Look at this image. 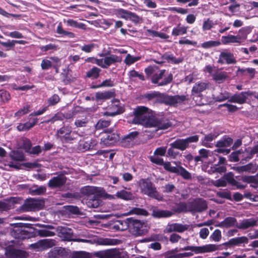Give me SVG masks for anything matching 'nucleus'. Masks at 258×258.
I'll return each instance as SVG.
<instances>
[{
    "instance_id": "1",
    "label": "nucleus",
    "mask_w": 258,
    "mask_h": 258,
    "mask_svg": "<svg viewBox=\"0 0 258 258\" xmlns=\"http://www.w3.org/2000/svg\"><path fill=\"white\" fill-rule=\"evenodd\" d=\"M133 113L134 116L132 122L134 124H141L147 127H155L157 130H165L171 125L167 119L152 116L149 109L145 106H138L134 109Z\"/></svg>"
},
{
    "instance_id": "2",
    "label": "nucleus",
    "mask_w": 258,
    "mask_h": 258,
    "mask_svg": "<svg viewBox=\"0 0 258 258\" xmlns=\"http://www.w3.org/2000/svg\"><path fill=\"white\" fill-rule=\"evenodd\" d=\"M139 186L142 194L158 201L163 200V196L159 194L155 186L149 179L144 178L140 179L139 181Z\"/></svg>"
},
{
    "instance_id": "3",
    "label": "nucleus",
    "mask_w": 258,
    "mask_h": 258,
    "mask_svg": "<svg viewBox=\"0 0 258 258\" xmlns=\"http://www.w3.org/2000/svg\"><path fill=\"white\" fill-rule=\"evenodd\" d=\"M188 100L185 95L169 96L166 94L156 92L154 103H164L166 105H174Z\"/></svg>"
},
{
    "instance_id": "4",
    "label": "nucleus",
    "mask_w": 258,
    "mask_h": 258,
    "mask_svg": "<svg viewBox=\"0 0 258 258\" xmlns=\"http://www.w3.org/2000/svg\"><path fill=\"white\" fill-rule=\"evenodd\" d=\"M83 190L88 195L86 201L87 206L91 208H97L100 204L98 188L94 186H86Z\"/></svg>"
},
{
    "instance_id": "5",
    "label": "nucleus",
    "mask_w": 258,
    "mask_h": 258,
    "mask_svg": "<svg viewBox=\"0 0 258 258\" xmlns=\"http://www.w3.org/2000/svg\"><path fill=\"white\" fill-rule=\"evenodd\" d=\"M128 231L135 236L143 235L147 232V223L143 220L130 217Z\"/></svg>"
},
{
    "instance_id": "6",
    "label": "nucleus",
    "mask_w": 258,
    "mask_h": 258,
    "mask_svg": "<svg viewBox=\"0 0 258 258\" xmlns=\"http://www.w3.org/2000/svg\"><path fill=\"white\" fill-rule=\"evenodd\" d=\"M56 138L62 143H71L76 140L77 134L69 126H63L57 131Z\"/></svg>"
},
{
    "instance_id": "7",
    "label": "nucleus",
    "mask_w": 258,
    "mask_h": 258,
    "mask_svg": "<svg viewBox=\"0 0 258 258\" xmlns=\"http://www.w3.org/2000/svg\"><path fill=\"white\" fill-rule=\"evenodd\" d=\"M181 250H191L196 254L211 252L219 249V245L214 244H206L201 246H186L180 249Z\"/></svg>"
},
{
    "instance_id": "8",
    "label": "nucleus",
    "mask_w": 258,
    "mask_h": 258,
    "mask_svg": "<svg viewBox=\"0 0 258 258\" xmlns=\"http://www.w3.org/2000/svg\"><path fill=\"white\" fill-rule=\"evenodd\" d=\"M53 239H44L30 245V248L37 251H43L51 248L56 244Z\"/></svg>"
},
{
    "instance_id": "9",
    "label": "nucleus",
    "mask_w": 258,
    "mask_h": 258,
    "mask_svg": "<svg viewBox=\"0 0 258 258\" xmlns=\"http://www.w3.org/2000/svg\"><path fill=\"white\" fill-rule=\"evenodd\" d=\"M121 60L122 57L121 56L111 54L100 60H96V64L103 69H107L111 64L116 62H120Z\"/></svg>"
},
{
    "instance_id": "10",
    "label": "nucleus",
    "mask_w": 258,
    "mask_h": 258,
    "mask_svg": "<svg viewBox=\"0 0 258 258\" xmlns=\"http://www.w3.org/2000/svg\"><path fill=\"white\" fill-rule=\"evenodd\" d=\"M165 72V71L164 70H159L158 69L157 71L156 72V73L152 77V82L153 84H157L158 86H163L170 83L173 79L172 75L171 74H169L168 76L164 79V80L160 82H159V81L163 77Z\"/></svg>"
},
{
    "instance_id": "11",
    "label": "nucleus",
    "mask_w": 258,
    "mask_h": 258,
    "mask_svg": "<svg viewBox=\"0 0 258 258\" xmlns=\"http://www.w3.org/2000/svg\"><path fill=\"white\" fill-rule=\"evenodd\" d=\"M190 212L192 214L201 213L207 209V204L203 199L198 198L189 202Z\"/></svg>"
},
{
    "instance_id": "12",
    "label": "nucleus",
    "mask_w": 258,
    "mask_h": 258,
    "mask_svg": "<svg viewBox=\"0 0 258 258\" xmlns=\"http://www.w3.org/2000/svg\"><path fill=\"white\" fill-rule=\"evenodd\" d=\"M108 131V130H107ZM119 137L117 134L112 133L111 131H106L101 138L100 145L102 147H109L114 144L118 140Z\"/></svg>"
},
{
    "instance_id": "13",
    "label": "nucleus",
    "mask_w": 258,
    "mask_h": 258,
    "mask_svg": "<svg viewBox=\"0 0 258 258\" xmlns=\"http://www.w3.org/2000/svg\"><path fill=\"white\" fill-rule=\"evenodd\" d=\"M236 62L234 54L226 49L220 53L218 60V62L220 64H235Z\"/></svg>"
},
{
    "instance_id": "14",
    "label": "nucleus",
    "mask_w": 258,
    "mask_h": 258,
    "mask_svg": "<svg viewBox=\"0 0 258 258\" xmlns=\"http://www.w3.org/2000/svg\"><path fill=\"white\" fill-rule=\"evenodd\" d=\"M189 226L187 224H182L178 223H168L165 229V233H170L172 232L182 233L187 230Z\"/></svg>"
},
{
    "instance_id": "15",
    "label": "nucleus",
    "mask_w": 258,
    "mask_h": 258,
    "mask_svg": "<svg viewBox=\"0 0 258 258\" xmlns=\"http://www.w3.org/2000/svg\"><path fill=\"white\" fill-rule=\"evenodd\" d=\"M5 254L8 258H26L28 255L26 251L16 249L13 246H8L6 248Z\"/></svg>"
},
{
    "instance_id": "16",
    "label": "nucleus",
    "mask_w": 258,
    "mask_h": 258,
    "mask_svg": "<svg viewBox=\"0 0 258 258\" xmlns=\"http://www.w3.org/2000/svg\"><path fill=\"white\" fill-rule=\"evenodd\" d=\"M232 143V140L230 138H223L217 142L216 146L218 148L215 151L220 153L228 154L230 152V149H225L229 147Z\"/></svg>"
},
{
    "instance_id": "17",
    "label": "nucleus",
    "mask_w": 258,
    "mask_h": 258,
    "mask_svg": "<svg viewBox=\"0 0 258 258\" xmlns=\"http://www.w3.org/2000/svg\"><path fill=\"white\" fill-rule=\"evenodd\" d=\"M73 241L78 242H85L91 244L97 243L102 245H111L114 244L113 240L109 238H100L97 240L95 239H87L82 238H75Z\"/></svg>"
},
{
    "instance_id": "18",
    "label": "nucleus",
    "mask_w": 258,
    "mask_h": 258,
    "mask_svg": "<svg viewBox=\"0 0 258 258\" xmlns=\"http://www.w3.org/2000/svg\"><path fill=\"white\" fill-rule=\"evenodd\" d=\"M130 218H127L122 220H116L110 225V229L112 230L117 231H125L129 230Z\"/></svg>"
},
{
    "instance_id": "19",
    "label": "nucleus",
    "mask_w": 258,
    "mask_h": 258,
    "mask_svg": "<svg viewBox=\"0 0 258 258\" xmlns=\"http://www.w3.org/2000/svg\"><path fill=\"white\" fill-rule=\"evenodd\" d=\"M40 206V203L39 201L31 199L26 200L24 204L21 207L23 212H28L38 209Z\"/></svg>"
},
{
    "instance_id": "20",
    "label": "nucleus",
    "mask_w": 258,
    "mask_h": 258,
    "mask_svg": "<svg viewBox=\"0 0 258 258\" xmlns=\"http://www.w3.org/2000/svg\"><path fill=\"white\" fill-rule=\"evenodd\" d=\"M253 95V92L250 91L242 92L240 93L235 94L231 96L229 101L233 103H237L238 104H243L246 101L248 96Z\"/></svg>"
},
{
    "instance_id": "21",
    "label": "nucleus",
    "mask_w": 258,
    "mask_h": 258,
    "mask_svg": "<svg viewBox=\"0 0 258 258\" xmlns=\"http://www.w3.org/2000/svg\"><path fill=\"white\" fill-rule=\"evenodd\" d=\"M67 178L63 174H59L53 177L49 180L48 185L51 188L59 187L63 186L66 182Z\"/></svg>"
},
{
    "instance_id": "22",
    "label": "nucleus",
    "mask_w": 258,
    "mask_h": 258,
    "mask_svg": "<svg viewBox=\"0 0 258 258\" xmlns=\"http://www.w3.org/2000/svg\"><path fill=\"white\" fill-rule=\"evenodd\" d=\"M139 134L138 132L134 131L124 136L120 142L121 146L124 147H131L133 145L134 140L138 137Z\"/></svg>"
},
{
    "instance_id": "23",
    "label": "nucleus",
    "mask_w": 258,
    "mask_h": 258,
    "mask_svg": "<svg viewBox=\"0 0 258 258\" xmlns=\"http://www.w3.org/2000/svg\"><path fill=\"white\" fill-rule=\"evenodd\" d=\"M47 255L49 258H67V252L64 248L56 247L51 249Z\"/></svg>"
},
{
    "instance_id": "24",
    "label": "nucleus",
    "mask_w": 258,
    "mask_h": 258,
    "mask_svg": "<svg viewBox=\"0 0 258 258\" xmlns=\"http://www.w3.org/2000/svg\"><path fill=\"white\" fill-rule=\"evenodd\" d=\"M101 258H122L123 253L118 250L112 249L98 252Z\"/></svg>"
},
{
    "instance_id": "25",
    "label": "nucleus",
    "mask_w": 258,
    "mask_h": 258,
    "mask_svg": "<svg viewBox=\"0 0 258 258\" xmlns=\"http://www.w3.org/2000/svg\"><path fill=\"white\" fill-rule=\"evenodd\" d=\"M59 236L65 241H73L75 238H73V232L72 230L68 227H61L58 233Z\"/></svg>"
},
{
    "instance_id": "26",
    "label": "nucleus",
    "mask_w": 258,
    "mask_h": 258,
    "mask_svg": "<svg viewBox=\"0 0 258 258\" xmlns=\"http://www.w3.org/2000/svg\"><path fill=\"white\" fill-rule=\"evenodd\" d=\"M257 222V220L253 218L245 219L238 223L236 225V227L240 229H246L256 226Z\"/></svg>"
},
{
    "instance_id": "27",
    "label": "nucleus",
    "mask_w": 258,
    "mask_h": 258,
    "mask_svg": "<svg viewBox=\"0 0 258 258\" xmlns=\"http://www.w3.org/2000/svg\"><path fill=\"white\" fill-rule=\"evenodd\" d=\"M248 238L246 236L235 237L230 239L224 244L226 246H239L243 243H248Z\"/></svg>"
},
{
    "instance_id": "28",
    "label": "nucleus",
    "mask_w": 258,
    "mask_h": 258,
    "mask_svg": "<svg viewBox=\"0 0 258 258\" xmlns=\"http://www.w3.org/2000/svg\"><path fill=\"white\" fill-rule=\"evenodd\" d=\"M18 200L16 198H11L6 200L4 202L0 201V210L8 211L13 208L14 205L17 203Z\"/></svg>"
},
{
    "instance_id": "29",
    "label": "nucleus",
    "mask_w": 258,
    "mask_h": 258,
    "mask_svg": "<svg viewBox=\"0 0 258 258\" xmlns=\"http://www.w3.org/2000/svg\"><path fill=\"white\" fill-rule=\"evenodd\" d=\"M209 86V84L206 82H198L196 83L191 90L192 95H198L201 92L206 90Z\"/></svg>"
},
{
    "instance_id": "30",
    "label": "nucleus",
    "mask_w": 258,
    "mask_h": 258,
    "mask_svg": "<svg viewBox=\"0 0 258 258\" xmlns=\"http://www.w3.org/2000/svg\"><path fill=\"white\" fill-rule=\"evenodd\" d=\"M37 118L29 117V121L25 123H20L17 128L19 131L21 132L29 130L37 123Z\"/></svg>"
},
{
    "instance_id": "31",
    "label": "nucleus",
    "mask_w": 258,
    "mask_h": 258,
    "mask_svg": "<svg viewBox=\"0 0 258 258\" xmlns=\"http://www.w3.org/2000/svg\"><path fill=\"white\" fill-rule=\"evenodd\" d=\"M218 136L216 134L210 133L208 135H206L202 140L201 144L202 145L207 147L211 148L213 147V144L212 142L214 141Z\"/></svg>"
},
{
    "instance_id": "32",
    "label": "nucleus",
    "mask_w": 258,
    "mask_h": 258,
    "mask_svg": "<svg viewBox=\"0 0 258 258\" xmlns=\"http://www.w3.org/2000/svg\"><path fill=\"white\" fill-rule=\"evenodd\" d=\"M173 213L169 210H159L154 208L152 210V216L157 218H168L171 217Z\"/></svg>"
},
{
    "instance_id": "33",
    "label": "nucleus",
    "mask_w": 258,
    "mask_h": 258,
    "mask_svg": "<svg viewBox=\"0 0 258 258\" xmlns=\"http://www.w3.org/2000/svg\"><path fill=\"white\" fill-rule=\"evenodd\" d=\"M238 224L236 219L232 217L226 218L223 221L220 222L218 226L223 228H229L231 227H236Z\"/></svg>"
},
{
    "instance_id": "34",
    "label": "nucleus",
    "mask_w": 258,
    "mask_h": 258,
    "mask_svg": "<svg viewBox=\"0 0 258 258\" xmlns=\"http://www.w3.org/2000/svg\"><path fill=\"white\" fill-rule=\"evenodd\" d=\"M222 42L224 44L229 43H240L241 42V37L239 36L229 35L223 36L221 38Z\"/></svg>"
},
{
    "instance_id": "35",
    "label": "nucleus",
    "mask_w": 258,
    "mask_h": 258,
    "mask_svg": "<svg viewBox=\"0 0 258 258\" xmlns=\"http://www.w3.org/2000/svg\"><path fill=\"white\" fill-rule=\"evenodd\" d=\"M115 96V93L113 91H107L104 92H98L95 94V99L96 100H106L113 98Z\"/></svg>"
},
{
    "instance_id": "36",
    "label": "nucleus",
    "mask_w": 258,
    "mask_h": 258,
    "mask_svg": "<svg viewBox=\"0 0 258 258\" xmlns=\"http://www.w3.org/2000/svg\"><path fill=\"white\" fill-rule=\"evenodd\" d=\"M170 146L180 151H184L188 148L184 139H178L176 140L170 144Z\"/></svg>"
},
{
    "instance_id": "37",
    "label": "nucleus",
    "mask_w": 258,
    "mask_h": 258,
    "mask_svg": "<svg viewBox=\"0 0 258 258\" xmlns=\"http://www.w3.org/2000/svg\"><path fill=\"white\" fill-rule=\"evenodd\" d=\"M162 58L163 59L167 60L169 63L174 64H178L183 60L182 58H176L172 54L168 52L164 53L162 55Z\"/></svg>"
},
{
    "instance_id": "38",
    "label": "nucleus",
    "mask_w": 258,
    "mask_h": 258,
    "mask_svg": "<svg viewBox=\"0 0 258 258\" xmlns=\"http://www.w3.org/2000/svg\"><path fill=\"white\" fill-rule=\"evenodd\" d=\"M120 113V109L118 104H112L109 107L107 111L104 114L107 116H115Z\"/></svg>"
},
{
    "instance_id": "39",
    "label": "nucleus",
    "mask_w": 258,
    "mask_h": 258,
    "mask_svg": "<svg viewBox=\"0 0 258 258\" xmlns=\"http://www.w3.org/2000/svg\"><path fill=\"white\" fill-rule=\"evenodd\" d=\"M63 21L64 23H66L68 26L79 28L82 30H85L86 28V25L84 24L79 23L73 19L64 20Z\"/></svg>"
},
{
    "instance_id": "40",
    "label": "nucleus",
    "mask_w": 258,
    "mask_h": 258,
    "mask_svg": "<svg viewBox=\"0 0 258 258\" xmlns=\"http://www.w3.org/2000/svg\"><path fill=\"white\" fill-rule=\"evenodd\" d=\"M80 146L85 150H90L95 149L97 145V141L94 139H91L89 141L85 142L83 143L80 144Z\"/></svg>"
},
{
    "instance_id": "41",
    "label": "nucleus",
    "mask_w": 258,
    "mask_h": 258,
    "mask_svg": "<svg viewBox=\"0 0 258 258\" xmlns=\"http://www.w3.org/2000/svg\"><path fill=\"white\" fill-rule=\"evenodd\" d=\"M115 196L118 198L126 201L131 200L133 198V194L131 192L124 189L117 191Z\"/></svg>"
},
{
    "instance_id": "42",
    "label": "nucleus",
    "mask_w": 258,
    "mask_h": 258,
    "mask_svg": "<svg viewBox=\"0 0 258 258\" xmlns=\"http://www.w3.org/2000/svg\"><path fill=\"white\" fill-rule=\"evenodd\" d=\"M56 32L57 34L61 35V36H67L71 38H73L75 36V34L73 32L64 30L62 28L61 23H59L57 25Z\"/></svg>"
},
{
    "instance_id": "43",
    "label": "nucleus",
    "mask_w": 258,
    "mask_h": 258,
    "mask_svg": "<svg viewBox=\"0 0 258 258\" xmlns=\"http://www.w3.org/2000/svg\"><path fill=\"white\" fill-rule=\"evenodd\" d=\"M187 27L178 25L176 27L173 28L172 31V35L177 36L185 34L187 33Z\"/></svg>"
},
{
    "instance_id": "44",
    "label": "nucleus",
    "mask_w": 258,
    "mask_h": 258,
    "mask_svg": "<svg viewBox=\"0 0 258 258\" xmlns=\"http://www.w3.org/2000/svg\"><path fill=\"white\" fill-rule=\"evenodd\" d=\"M175 250L169 251L165 253V258H182L185 256L191 255L188 253H176Z\"/></svg>"
},
{
    "instance_id": "45",
    "label": "nucleus",
    "mask_w": 258,
    "mask_h": 258,
    "mask_svg": "<svg viewBox=\"0 0 258 258\" xmlns=\"http://www.w3.org/2000/svg\"><path fill=\"white\" fill-rule=\"evenodd\" d=\"M243 181L251 183V186L254 188L258 187V178L255 176H245L242 177Z\"/></svg>"
},
{
    "instance_id": "46",
    "label": "nucleus",
    "mask_w": 258,
    "mask_h": 258,
    "mask_svg": "<svg viewBox=\"0 0 258 258\" xmlns=\"http://www.w3.org/2000/svg\"><path fill=\"white\" fill-rule=\"evenodd\" d=\"M143 215V216H147L148 215V212L143 209L139 208H134L130 211H128L125 215Z\"/></svg>"
},
{
    "instance_id": "47",
    "label": "nucleus",
    "mask_w": 258,
    "mask_h": 258,
    "mask_svg": "<svg viewBox=\"0 0 258 258\" xmlns=\"http://www.w3.org/2000/svg\"><path fill=\"white\" fill-rule=\"evenodd\" d=\"M101 71L99 68L94 67L87 72L86 76L88 78L96 79L99 77Z\"/></svg>"
},
{
    "instance_id": "48",
    "label": "nucleus",
    "mask_w": 258,
    "mask_h": 258,
    "mask_svg": "<svg viewBox=\"0 0 258 258\" xmlns=\"http://www.w3.org/2000/svg\"><path fill=\"white\" fill-rule=\"evenodd\" d=\"M173 163L177 166V167L172 166L171 163L169 162H165L163 166L166 170L172 173H176L179 167L178 166V164L179 163V162H174Z\"/></svg>"
},
{
    "instance_id": "49",
    "label": "nucleus",
    "mask_w": 258,
    "mask_h": 258,
    "mask_svg": "<svg viewBox=\"0 0 258 258\" xmlns=\"http://www.w3.org/2000/svg\"><path fill=\"white\" fill-rule=\"evenodd\" d=\"M226 77V73L224 72H217L213 75V79L219 83L224 81Z\"/></svg>"
},
{
    "instance_id": "50",
    "label": "nucleus",
    "mask_w": 258,
    "mask_h": 258,
    "mask_svg": "<svg viewBox=\"0 0 258 258\" xmlns=\"http://www.w3.org/2000/svg\"><path fill=\"white\" fill-rule=\"evenodd\" d=\"M46 190V188L44 186H36L32 188L30 192L33 195H41L44 194Z\"/></svg>"
},
{
    "instance_id": "51",
    "label": "nucleus",
    "mask_w": 258,
    "mask_h": 258,
    "mask_svg": "<svg viewBox=\"0 0 258 258\" xmlns=\"http://www.w3.org/2000/svg\"><path fill=\"white\" fill-rule=\"evenodd\" d=\"M220 44L221 43L219 41L210 40L201 44V47L205 49H208L219 46Z\"/></svg>"
},
{
    "instance_id": "52",
    "label": "nucleus",
    "mask_w": 258,
    "mask_h": 258,
    "mask_svg": "<svg viewBox=\"0 0 258 258\" xmlns=\"http://www.w3.org/2000/svg\"><path fill=\"white\" fill-rule=\"evenodd\" d=\"M39 48L42 52L52 51L57 49V45L50 43L46 45L40 46Z\"/></svg>"
},
{
    "instance_id": "53",
    "label": "nucleus",
    "mask_w": 258,
    "mask_h": 258,
    "mask_svg": "<svg viewBox=\"0 0 258 258\" xmlns=\"http://www.w3.org/2000/svg\"><path fill=\"white\" fill-rule=\"evenodd\" d=\"M64 118V116L63 113L60 112H58L55 114L51 118L49 119L46 120L44 121L45 123L50 122L51 123H53L54 122L58 120H62Z\"/></svg>"
},
{
    "instance_id": "54",
    "label": "nucleus",
    "mask_w": 258,
    "mask_h": 258,
    "mask_svg": "<svg viewBox=\"0 0 258 258\" xmlns=\"http://www.w3.org/2000/svg\"><path fill=\"white\" fill-rule=\"evenodd\" d=\"M37 235L40 237H49L55 235V233L53 231L47 229H39L37 231Z\"/></svg>"
},
{
    "instance_id": "55",
    "label": "nucleus",
    "mask_w": 258,
    "mask_h": 258,
    "mask_svg": "<svg viewBox=\"0 0 258 258\" xmlns=\"http://www.w3.org/2000/svg\"><path fill=\"white\" fill-rule=\"evenodd\" d=\"M176 173L180 174L184 178L186 179H190L191 177L190 173L181 166L178 167V170Z\"/></svg>"
},
{
    "instance_id": "56",
    "label": "nucleus",
    "mask_w": 258,
    "mask_h": 258,
    "mask_svg": "<svg viewBox=\"0 0 258 258\" xmlns=\"http://www.w3.org/2000/svg\"><path fill=\"white\" fill-rule=\"evenodd\" d=\"M221 238V232L219 229H216L210 236V239L215 242H219Z\"/></svg>"
},
{
    "instance_id": "57",
    "label": "nucleus",
    "mask_w": 258,
    "mask_h": 258,
    "mask_svg": "<svg viewBox=\"0 0 258 258\" xmlns=\"http://www.w3.org/2000/svg\"><path fill=\"white\" fill-rule=\"evenodd\" d=\"M109 125V121L100 119L95 125V128L97 130H100L108 126Z\"/></svg>"
},
{
    "instance_id": "58",
    "label": "nucleus",
    "mask_w": 258,
    "mask_h": 258,
    "mask_svg": "<svg viewBox=\"0 0 258 258\" xmlns=\"http://www.w3.org/2000/svg\"><path fill=\"white\" fill-rule=\"evenodd\" d=\"M213 22L210 19H205L202 26L203 31H205L210 30L213 27Z\"/></svg>"
},
{
    "instance_id": "59",
    "label": "nucleus",
    "mask_w": 258,
    "mask_h": 258,
    "mask_svg": "<svg viewBox=\"0 0 258 258\" xmlns=\"http://www.w3.org/2000/svg\"><path fill=\"white\" fill-rule=\"evenodd\" d=\"M140 58L141 57L140 56H134L130 54H128L124 59V62L127 65H131L140 60Z\"/></svg>"
},
{
    "instance_id": "60",
    "label": "nucleus",
    "mask_w": 258,
    "mask_h": 258,
    "mask_svg": "<svg viewBox=\"0 0 258 258\" xmlns=\"http://www.w3.org/2000/svg\"><path fill=\"white\" fill-rule=\"evenodd\" d=\"M158 69V68L156 66H149L145 69V72L148 77L152 79Z\"/></svg>"
},
{
    "instance_id": "61",
    "label": "nucleus",
    "mask_w": 258,
    "mask_h": 258,
    "mask_svg": "<svg viewBox=\"0 0 258 258\" xmlns=\"http://www.w3.org/2000/svg\"><path fill=\"white\" fill-rule=\"evenodd\" d=\"M130 12L131 11L123 9H120L117 10V14L118 17L128 20Z\"/></svg>"
},
{
    "instance_id": "62",
    "label": "nucleus",
    "mask_w": 258,
    "mask_h": 258,
    "mask_svg": "<svg viewBox=\"0 0 258 258\" xmlns=\"http://www.w3.org/2000/svg\"><path fill=\"white\" fill-rule=\"evenodd\" d=\"M95 47V44L89 43L88 44H84V45L80 46V49L82 51H84L86 53H90L94 49Z\"/></svg>"
},
{
    "instance_id": "63",
    "label": "nucleus",
    "mask_w": 258,
    "mask_h": 258,
    "mask_svg": "<svg viewBox=\"0 0 258 258\" xmlns=\"http://www.w3.org/2000/svg\"><path fill=\"white\" fill-rule=\"evenodd\" d=\"M128 20L131 21L135 24H137L142 21V19L141 17L138 16L136 14L131 12Z\"/></svg>"
},
{
    "instance_id": "64",
    "label": "nucleus",
    "mask_w": 258,
    "mask_h": 258,
    "mask_svg": "<svg viewBox=\"0 0 258 258\" xmlns=\"http://www.w3.org/2000/svg\"><path fill=\"white\" fill-rule=\"evenodd\" d=\"M71 258H89V254L85 251H77L72 253Z\"/></svg>"
}]
</instances>
